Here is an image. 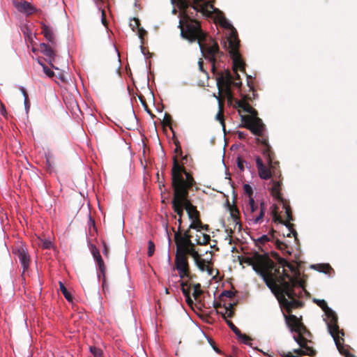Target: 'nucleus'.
<instances>
[{
    "label": "nucleus",
    "instance_id": "obj_56",
    "mask_svg": "<svg viewBox=\"0 0 357 357\" xmlns=\"http://www.w3.org/2000/svg\"><path fill=\"white\" fill-rule=\"evenodd\" d=\"M247 134L243 132H238V137L239 139H245V137H246Z\"/></svg>",
    "mask_w": 357,
    "mask_h": 357
},
{
    "label": "nucleus",
    "instance_id": "obj_35",
    "mask_svg": "<svg viewBox=\"0 0 357 357\" xmlns=\"http://www.w3.org/2000/svg\"><path fill=\"white\" fill-rule=\"evenodd\" d=\"M44 73L50 78L53 77L54 73L45 64H41Z\"/></svg>",
    "mask_w": 357,
    "mask_h": 357
},
{
    "label": "nucleus",
    "instance_id": "obj_30",
    "mask_svg": "<svg viewBox=\"0 0 357 357\" xmlns=\"http://www.w3.org/2000/svg\"><path fill=\"white\" fill-rule=\"evenodd\" d=\"M195 262L196 266L198 267V268L201 271H202V272L205 271L207 265H206V262L204 259L200 258L199 259L195 261Z\"/></svg>",
    "mask_w": 357,
    "mask_h": 357
},
{
    "label": "nucleus",
    "instance_id": "obj_9",
    "mask_svg": "<svg viewBox=\"0 0 357 357\" xmlns=\"http://www.w3.org/2000/svg\"><path fill=\"white\" fill-rule=\"evenodd\" d=\"M265 211L266 206L263 202H261L259 207L254 198L249 199L245 213L248 216V220L252 224L259 223L264 217Z\"/></svg>",
    "mask_w": 357,
    "mask_h": 357
},
{
    "label": "nucleus",
    "instance_id": "obj_11",
    "mask_svg": "<svg viewBox=\"0 0 357 357\" xmlns=\"http://www.w3.org/2000/svg\"><path fill=\"white\" fill-rule=\"evenodd\" d=\"M90 250L94 260L96 261V267L98 269V277L100 278L102 277V287H105V266L104 264V261L102 259L99 250L96 248V245L91 244Z\"/></svg>",
    "mask_w": 357,
    "mask_h": 357
},
{
    "label": "nucleus",
    "instance_id": "obj_49",
    "mask_svg": "<svg viewBox=\"0 0 357 357\" xmlns=\"http://www.w3.org/2000/svg\"><path fill=\"white\" fill-rule=\"evenodd\" d=\"M190 235L188 234V238L185 241V246L186 248H189V247H194V244L192 242V241L190 240Z\"/></svg>",
    "mask_w": 357,
    "mask_h": 357
},
{
    "label": "nucleus",
    "instance_id": "obj_16",
    "mask_svg": "<svg viewBox=\"0 0 357 357\" xmlns=\"http://www.w3.org/2000/svg\"><path fill=\"white\" fill-rule=\"evenodd\" d=\"M14 5L18 11L24 13L26 15H31L35 11V8L26 1L14 2Z\"/></svg>",
    "mask_w": 357,
    "mask_h": 357
},
{
    "label": "nucleus",
    "instance_id": "obj_36",
    "mask_svg": "<svg viewBox=\"0 0 357 357\" xmlns=\"http://www.w3.org/2000/svg\"><path fill=\"white\" fill-rule=\"evenodd\" d=\"M155 251V245L152 241L148 242V256L151 257Z\"/></svg>",
    "mask_w": 357,
    "mask_h": 357
},
{
    "label": "nucleus",
    "instance_id": "obj_51",
    "mask_svg": "<svg viewBox=\"0 0 357 357\" xmlns=\"http://www.w3.org/2000/svg\"><path fill=\"white\" fill-rule=\"evenodd\" d=\"M101 22L104 26L107 25V22L105 19V11L103 10H101Z\"/></svg>",
    "mask_w": 357,
    "mask_h": 357
},
{
    "label": "nucleus",
    "instance_id": "obj_7",
    "mask_svg": "<svg viewBox=\"0 0 357 357\" xmlns=\"http://www.w3.org/2000/svg\"><path fill=\"white\" fill-rule=\"evenodd\" d=\"M234 102L236 107L241 108L245 112L250 114L241 115V121L244 123V127L250 130L256 136L263 137L266 128L262 120L257 117V112L247 103L244 98L241 100L236 99Z\"/></svg>",
    "mask_w": 357,
    "mask_h": 357
},
{
    "label": "nucleus",
    "instance_id": "obj_25",
    "mask_svg": "<svg viewBox=\"0 0 357 357\" xmlns=\"http://www.w3.org/2000/svg\"><path fill=\"white\" fill-rule=\"evenodd\" d=\"M200 235L202 236L201 238L195 239L196 243L199 245L207 244L211 239L210 236L202 232H200Z\"/></svg>",
    "mask_w": 357,
    "mask_h": 357
},
{
    "label": "nucleus",
    "instance_id": "obj_34",
    "mask_svg": "<svg viewBox=\"0 0 357 357\" xmlns=\"http://www.w3.org/2000/svg\"><path fill=\"white\" fill-rule=\"evenodd\" d=\"M232 307V304L231 303H229V307H225V312H220L222 317L226 319L227 317H232V314H233V312L229 310V308H231Z\"/></svg>",
    "mask_w": 357,
    "mask_h": 357
},
{
    "label": "nucleus",
    "instance_id": "obj_1",
    "mask_svg": "<svg viewBox=\"0 0 357 357\" xmlns=\"http://www.w3.org/2000/svg\"><path fill=\"white\" fill-rule=\"evenodd\" d=\"M192 3V8L203 15L210 17L213 13L215 14L216 22L222 27L230 30V36L228 38L230 56L234 59V67L241 68V62L239 59V40L237 38V31L232 24L225 17L224 15L208 0H181V12L179 14V24L181 36L190 42L198 41L199 47L202 55L212 64V70L215 72V63L216 59L220 58L222 53L219 47L211 38H208L202 30L198 21L194 20L192 13L188 8Z\"/></svg>",
    "mask_w": 357,
    "mask_h": 357
},
{
    "label": "nucleus",
    "instance_id": "obj_10",
    "mask_svg": "<svg viewBox=\"0 0 357 357\" xmlns=\"http://www.w3.org/2000/svg\"><path fill=\"white\" fill-rule=\"evenodd\" d=\"M217 85L219 88V94L220 93V87L225 86L227 89H229L231 84L237 87L241 86V82L238 80H234L233 75L231 74L229 70H225L217 75L216 77Z\"/></svg>",
    "mask_w": 357,
    "mask_h": 357
},
{
    "label": "nucleus",
    "instance_id": "obj_31",
    "mask_svg": "<svg viewBox=\"0 0 357 357\" xmlns=\"http://www.w3.org/2000/svg\"><path fill=\"white\" fill-rule=\"evenodd\" d=\"M238 339L243 342L245 344H250L251 342V339L247 336L245 334L241 333L240 332V334L238 333V335H236Z\"/></svg>",
    "mask_w": 357,
    "mask_h": 357
},
{
    "label": "nucleus",
    "instance_id": "obj_45",
    "mask_svg": "<svg viewBox=\"0 0 357 357\" xmlns=\"http://www.w3.org/2000/svg\"><path fill=\"white\" fill-rule=\"evenodd\" d=\"M194 249V247H189V248H183V250H181L178 253L179 254H183L184 256H185L186 255H188L191 250H192Z\"/></svg>",
    "mask_w": 357,
    "mask_h": 357
},
{
    "label": "nucleus",
    "instance_id": "obj_44",
    "mask_svg": "<svg viewBox=\"0 0 357 357\" xmlns=\"http://www.w3.org/2000/svg\"><path fill=\"white\" fill-rule=\"evenodd\" d=\"M188 255L193 257L195 261L200 259L199 253L195 249L191 250Z\"/></svg>",
    "mask_w": 357,
    "mask_h": 357
},
{
    "label": "nucleus",
    "instance_id": "obj_64",
    "mask_svg": "<svg viewBox=\"0 0 357 357\" xmlns=\"http://www.w3.org/2000/svg\"><path fill=\"white\" fill-rule=\"evenodd\" d=\"M38 63L41 66V64H44L42 61H40L39 59H38Z\"/></svg>",
    "mask_w": 357,
    "mask_h": 357
},
{
    "label": "nucleus",
    "instance_id": "obj_55",
    "mask_svg": "<svg viewBox=\"0 0 357 357\" xmlns=\"http://www.w3.org/2000/svg\"><path fill=\"white\" fill-rule=\"evenodd\" d=\"M185 298L186 303H187L188 305H192V303H193V301H192V299L191 298L190 296H185Z\"/></svg>",
    "mask_w": 357,
    "mask_h": 357
},
{
    "label": "nucleus",
    "instance_id": "obj_19",
    "mask_svg": "<svg viewBox=\"0 0 357 357\" xmlns=\"http://www.w3.org/2000/svg\"><path fill=\"white\" fill-rule=\"evenodd\" d=\"M188 195H185V201L183 202L184 208L188 213V217L190 220H194L198 218V212L196 208L190 203L187 199Z\"/></svg>",
    "mask_w": 357,
    "mask_h": 357
},
{
    "label": "nucleus",
    "instance_id": "obj_59",
    "mask_svg": "<svg viewBox=\"0 0 357 357\" xmlns=\"http://www.w3.org/2000/svg\"><path fill=\"white\" fill-rule=\"evenodd\" d=\"M198 64H199V67L200 70H202H202H203V64H202V61H199V63H198Z\"/></svg>",
    "mask_w": 357,
    "mask_h": 357
},
{
    "label": "nucleus",
    "instance_id": "obj_54",
    "mask_svg": "<svg viewBox=\"0 0 357 357\" xmlns=\"http://www.w3.org/2000/svg\"><path fill=\"white\" fill-rule=\"evenodd\" d=\"M205 271H207L208 275H210V276L213 275V270L212 268L209 267L208 266H206Z\"/></svg>",
    "mask_w": 357,
    "mask_h": 357
},
{
    "label": "nucleus",
    "instance_id": "obj_23",
    "mask_svg": "<svg viewBox=\"0 0 357 357\" xmlns=\"http://www.w3.org/2000/svg\"><path fill=\"white\" fill-rule=\"evenodd\" d=\"M270 241V237L264 234L261 236L260 237L257 238V239H255V245L259 247V248L261 249V245H264L265 243H268Z\"/></svg>",
    "mask_w": 357,
    "mask_h": 357
},
{
    "label": "nucleus",
    "instance_id": "obj_21",
    "mask_svg": "<svg viewBox=\"0 0 357 357\" xmlns=\"http://www.w3.org/2000/svg\"><path fill=\"white\" fill-rule=\"evenodd\" d=\"M214 96L218 100V104H219V112H218V114L215 116V119L217 121H220V123H221V125H222V126L223 128V130H225V123H224V116H223V114H222V109H223L222 103V102L220 100V98L219 96H216L215 95H214Z\"/></svg>",
    "mask_w": 357,
    "mask_h": 357
},
{
    "label": "nucleus",
    "instance_id": "obj_57",
    "mask_svg": "<svg viewBox=\"0 0 357 357\" xmlns=\"http://www.w3.org/2000/svg\"><path fill=\"white\" fill-rule=\"evenodd\" d=\"M45 161H46V165L48 167V168L49 169L52 168L53 166V160H45Z\"/></svg>",
    "mask_w": 357,
    "mask_h": 357
},
{
    "label": "nucleus",
    "instance_id": "obj_20",
    "mask_svg": "<svg viewBox=\"0 0 357 357\" xmlns=\"http://www.w3.org/2000/svg\"><path fill=\"white\" fill-rule=\"evenodd\" d=\"M40 52L44 54L46 56H47L49 58V63L50 65L54 69L56 70H58V68L55 67L53 64H52V60L54 59V51L52 50L51 47H50L47 45H46L45 43H40Z\"/></svg>",
    "mask_w": 357,
    "mask_h": 357
},
{
    "label": "nucleus",
    "instance_id": "obj_42",
    "mask_svg": "<svg viewBox=\"0 0 357 357\" xmlns=\"http://www.w3.org/2000/svg\"><path fill=\"white\" fill-rule=\"evenodd\" d=\"M188 255L193 257L195 261L200 259L199 253L195 249L191 250Z\"/></svg>",
    "mask_w": 357,
    "mask_h": 357
},
{
    "label": "nucleus",
    "instance_id": "obj_48",
    "mask_svg": "<svg viewBox=\"0 0 357 357\" xmlns=\"http://www.w3.org/2000/svg\"><path fill=\"white\" fill-rule=\"evenodd\" d=\"M181 286H182L181 291H182V293H183V296L185 297L190 296V291H189V289L188 288H185L184 287V283L183 282L181 283Z\"/></svg>",
    "mask_w": 357,
    "mask_h": 357
},
{
    "label": "nucleus",
    "instance_id": "obj_14",
    "mask_svg": "<svg viewBox=\"0 0 357 357\" xmlns=\"http://www.w3.org/2000/svg\"><path fill=\"white\" fill-rule=\"evenodd\" d=\"M13 252L17 257L23 269H27L30 263V257L27 250L23 245H19Z\"/></svg>",
    "mask_w": 357,
    "mask_h": 357
},
{
    "label": "nucleus",
    "instance_id": "obj_32",
    "mask_svg": "<svg viewBox=\"0 0 357 357\" xmlns=\"http://www.w3.org/2000/svg\"><path fill=\"white\" fill-rule=\"evenodd\" d=\"M243 191H244V193L248 196L249 199L253 198V197H252L253 190L250 185L244 184L243 185Z\"/></svg>",
    "mask_w": 357,
    "mask_h": 357
},
{
    "label": "nucleus",
    "instance_id": "obj_41",
    "mask_svg": "<svg viewBox=\"0 0 357 357\" xmlns=\"http://www.w3.org/2000/svg\"><path fill=\"white\" fill-rule=\"evenodd\" d=\"M319 269L318 271L323 273H327V271L331 268L328 264L324 265H318Z\"/></svg>",
    "mask_w": 357,
    "mask_h": 357
},
{
    "label": "nucleus",
    "instance_id": "obj_58",
    "mask_svg": "<svg viewBox=\"0 0 357 357\" xmlns=\"http://www.w3.org/2000/svg\"><path fill=\"white\" fill-rule=\"evenodd\" d=\"M178 231H177L180 232L181 224V218H178Z\"/></svg>",
    "mask_w": 357,
    "mask_h": 357
},
{
    "label": "nucleus",
    "instance_id": "obj_63",
    "mask_svg": "<svg viewBox=\"0 0 357 357\" xmlns=\"http://www.w3.org/2000/svg\"><path fill=\"white\" fill-rule=\"evenodd\" d=\"M165 117H167V118L168 119V120H169V121H170V116H168L167 114H165Z\"/></svg>",
    "mask_w": 357,
    "mask_h": 357
},
{
    "label": "nucleus",
    "instance_id": "obj_50",
    "mask_svg": "<svg viewBox=\"0 0 357 357\" xmlns=\"http://www.w3.org/2000/svg\"><path fill=\"white\" fill-rule=\"evenodd\" d=\"M45 160H53L54 155L50 151H47V153H45Z\"/></svg>",
    "mask_w": 357,
    "mask_h": 357
},
{
    "label": "nucleus",
    "instance_id": "obj_61",
    "mask_svg": "<svg viewBox=\"0 0 357 357\" xmlns=\"http://www.w3.org/2000/svg\"><path fill=\"white\" fill-rule=\"evenodd\" d=\"M166 231H167V238H168V241H169V243H170L171 239H170V237H169V233H168L167 227H166Z\"/></svg>",
    "mask_w": 357,
    "mask_h": 357
},
{
    "label": "nucleus",
    "instance_id": "obj_5",
    "mask_svg": "<svg viewBox=\"0 0 357 357\" xmlns=\"http://www.w3.org/2000/svg\"><path fill=\"white\" fill-rule=\"evenodd\" d=\"M313 301L317 303L324 312L325 315L326 317L324 319L326 324L327 325L328 331L333 340L335 343V345L341 354H344L347 357H349L350 354L349 351H344L342 344L343 339L340 338V335H344V333L340 331L339 327L337 324V317L335 312L327 305V303L324 300H319L314 298Z\"/></svg>",
    "mask_w": 357,
    "mask_h": 357
},
{
    "label": "nucleus",
    "instance_id": "obj_46",
    "mask_svg": "<svg viewBox=\"0 0 357 357\" xmlns=\"http://www.w3.org/2000/svg\"><path fill=\"white\" fill-rule=\"evenodd\" d=\"M0 114L3 116L4 117H6L7 116V112L5 105L2 102L0 101Z\"/></svg>",
    "mask_w": 357,
    "mask_h": 357
},
{
    "label": "nucleus",
    "instance_id": "obj_26",
    "mask_svg": "<svg viewBox=\"0 0 357 357\" xmlns=\"http://www.w3.org/2000/svg\"><path fill=\"white\" fill-rule=\"evenodd\" d=\"M91 356L89 357H102V351L100 348L96 347H89Z\"/></svg>",
    "mask_w": 357,
    "mask_h": 357
},
{
    "label": "nucleus",
    "instance_id": "obj_13",
    "mask_svg": "<svg viewBox=\"0 0 357 357\" xmlns=\"http://www.w3.org/2000/svg\"><path fill=\"white\" fill-rule=\"evenodd\" d=\"M175 265L181 278L188 276V262L186 256L176 252Z\"/></svg>",
    "mask_w": 357,
    "mask_h": 357
},
{
    "label": "nucleus",
    "instance_id": "obj_28",
    "mask_svg": "<svg viewBox=\"0 0 357 357\" xmlns=\"http://www.w3.org/2000/svg\"><path fill=\"white\" fill-rule=\"evenodd\" d=\"M231 59H232V61H234V59L232 56H231ZM239 59L241 62V68H235L234 67V63L233 62V70H234V72L235 73V79L234 80H238L240 79V75L238 74L237 71L238 70H241V71H243L244 70V66H245V64L243 63V61H242L241 58V55L239 54Z\"/></svg>",
    "mask_w": 357,
    "mask_h": 357
},
{
    "label": "nucleus",
    "instance_id": "obj_33",
    "mask_svg": "<svg viewBox=\"0 0 357 357\" xmlns=\"http://www.w3.org/2000/svg\"><path fill=\"white\" fill-rule=\"evenodd\" d=\"M193 287L192 296L196 300L202 294V291L200 289L201 285L199 284H194Z\"/></svg>",
    "mask_w": 357,
    "mask_h": 357
},
{
    "label": "nucleus",
    "instance_id": "obj_12",
    "mask_svg": "<svg viewBox=\"0 0 357 357\" xmlns=\"http://www.w3.org/2000/svg\"><path fill=\"white\" fill-rule=\"evenodd\" d=\"M188 190L174 191V198L172 202V208L180 218H182L183 214L185 195H188Z\"/></svg>",
    "mask_w": 357,
    "mask_h": 357
},
{
    "label": "nucleus",
    "instance_id": "obj_37",
    "mask_svg": "<svg viewBox=\"0 0 357 357\" xmlns=\"http://www.w3.org/2000/svg\"><path fill=\"white\" fill-rule=\"evenodd\" d=\"M226 322L236 335H238V333L240 334V330L231 321L226 320Z\"/></svg>",
    "mask_w": 357,
    "mask_h": 357
},
{
    "label": "nucleus",
    "instance_id": "obj_2",
    "mask_svg": "<svg viewBox=\"0 0 357 357\" xmlns=\"http://www.w3.org/2000/svg\"><path fill=\"white\" fill-rule=\"evenodd\" d=\"M192 3V8L203 15L210 17L213 13L215 14L216 22L222 27L230 30V36L228 38L230 56L234 59V67L241 68V62L239 59V40L237 38V31L232 24L225 17L224 15L208 0H181V12L179 14V24L181 36L190 42L198 41L199 47L202 55L212 64V70L215 72V63L216 59L220 58L222 53L219 47L211 38H208L202 30L198 21L194 20L192 13L188 8Z\"/></svg>",
    "mask_w": 357,
    "mask_h": 357
},
{
    "label": "nucleus",
    "instance_id": "obj_38",
    "mask_svg": "<svg viewBox=\"0 0 357 357\" xmlns=\"http://www.w3.org/2000/svg\"><path fill=\"white\" fill-rule=\"evenodd\" d=\"M282 203H283V205H284V208L285 209V213L287 215V220L289 221L292 220V217H291V213L290 208L289 206H286V204H284V202Z\"/></svg>",
    "mask_w": 357,
    "mask_h": 357
},
{
    "label": "nucleus",
    "instance_id": "obj_27",
    "mask_svg": "<svg viewBox=\"0 0 357 357\" xmlns=\"http://www.w3.org/2000/svg\"><path fill=\"white\" fill-rule=\"evenodd\" d=\"M59 287H60V290L62 291V293H63V296H65V298H66V300H68V301H72L73 296L67 290V289L66 288V287L61 282H59Z\"/></svg>",
    "mask_w": 357,
    "mask_h": 357
},
{
    "label": "nucleus",
    "instance_id": "obj_24",
    "mask_svg": "<svg viewBox=\"0 0 357 357\" xmlns=\"http://www.w3.org/2000/svg\"><path fill=\"white\" fill-rule=\"evenodd\" d=\"M191 220H192V222L190 225V227H189L190 229H196L197 231H202L204 229V226L202 224V222H200V220H199V217L196 219Z\"/></svg>",
    "mask_w": 357,
    "mask_h": 357
},
{
    "label": "nucleus",
    "instance_id": "obj_43",
    "mask_svg": "<svg viewBox=\"0 0 357 357\" xmlns=\"http://www.w3.org/2000/svg\"><path fill=\"white\" fill-rule=\"evenodd\" d=\"M188 255L193 257L195 261L200 259L199 253L195 249L191 250Z\"/></svg>",
    "mask_w": 357,
    "mask_h": 357
},
{
    "label": "nucleus",
    "instance_id": "obj_39",
    "mask_svg": "<svg viewBox=\"0 0 357 357\" xmlns=\"http://www.w3.org/2000/svg\"><path fill=\"white\" fill-rule=\"evenodd\" d=\"M244 164H247L245 160L241 159L240 158H237V166L241 172L244 170Z\"/></svg>",
    "mask_w": 357,
    "mask_h": 357
},
{
    "label": "nucleus",
    "instance_id": "obj_4",
    "mask_svg": "<svg viewBox=\"0 0 357 357\" xmlns=\"http://www.w3.org/2000/svg\"><path fill=\"white\" fill-rule=\"evenodd\" d=\"M288 325L291 332L293 333L294 340L301 347V349H294L296 355L291 352L283 353L282 357H298L301 355L312 356L314 351L308 344L311 343V333L306 327L301 323L296 316L291 315L289 317Z\"/></svg>",
    "mask_w": 357,
    "mask_h": 357
},
{
    "label": "nucleus",
    "instance_id": "obj_52",
    "mask_svg": "<svg viewBox=\"0 0 357 357\" xmlns=\"http://www.w3.org/2000/svg\"><path fill=\"white\" fill-rule=\"evenodd\" d=\"M24 107H25L26 112H28V110L30 108V103L28 100V98H26L24 100Z\"/></svg>",
    "mask_w": 357,
    "mask_h": 357
},
{
    "label": "nucleus",
    "instance_id": "obj_15",
    "mask_svg": "<svg viewBox=\"0 0 357 357\" xmlns=\"http://www.w3.org/2000/svg\"><path fill=\"white\" fill-rule=\"evenodd\" d=\"M268 190L275 200L283 202V198L280 194L281 182L280 181L271 180L268 184Z\"/></svg>",
    "mask_w": 357,
    "mask_h": 357
},
{
    "label": "nucleus",
    "instance_id": "obj_8",
    "mask_svg": "<svg viewBox=\"0 0 357 357\" xmlns=\"http://www.w3.org/2000/svg\"><path fill=\"white\" fill-rule=\"evenodd\" d=\"M172 176L174 191L188 190L195 182L192 176L178 164L176 157H174Z\"/></svg>",
    "mask_w": 357,
    "mask_h": 357
},
{
    "label": "nucleus",
    "instance_id": "obj_3",
    "mask_svg": "<svg viewBox=\"0 0 357 357\" xmlns=\"http://www.w3.org/2000/svg\"><path fill=\"white\" fill-rule=\"evenodd\" d=\"M246 261L263 279L266 286L287 308L301 305L297 298L304 292L303 281L296 265L283 258L278 259L279 267L275 268L272 261H267L262 255L255 253L247 258Z\"/></svg>",
    "mask_w": 357,
    "mask_h": 357
},
{
    "label": "nucleus",
    "instance_id": "obj_62",
    "mask_svg": "<svg viewBox=\"0 0 357 357\" xmlns=\"http://www.w3.org/2000/svg\"><path fill=\"white\" fill-rule=\"evenodd\" d=\"M204 226V229L205 230H208V225H203Z\"/></svg>",
    "mask_w": 357,
    "mask_h": 357
},
{
    "label": "nucleus",
    "instance_id": "obj_60",
    "mask_svg": "<svg viewBox=\"0 0 357 357\" xmlns=\"http://www.w3.org/2000/svg\"><path fill=\"white\" fill-rule=\"evenodd\" d=\"M200 232H202V231H197V234L196 235V238H199L202 237V236L200 235Z\"/></svg>",
    "mask_w": 357,
    "mask_h": 357
},
{
    "label": "nucleus",
    "instance_id": "obj_6",
    "mask_svg": "<svg viewBox=\"0 0 357 357\" xmlns=\"http://www.w3.org/2000/svg\"><path fill=\"white\" fill-rule=\"evenodd\" d=\"M257 140L259 144H261L264 146L262 153L266 162L268 163V167H266L264 165L262 160L259 156L256 158V165L259 177L264 180H268L271 178L272 174L276 177H280V174H278L277 172V166L278 165V162L273 161L271 147L268 144V139L265 135V133H264L263 137H257Z\"/></svg>",
    "mask_w": 357,
    "mask_h": 357
},
{
    "label": "nucleus",
    "instance_id": "obj_29",
    "mask_svg": "<svg viewBox=\"0 0 357 357\" xmlns=\"http://www.w3.org/2000/svg\"><path fill=\"white\" fill-rule=\"evenodd\" d=\"M38 244L44 249H50L53 246L52 243L50 240L42 239L40 238H39Z\"/></svg>",
    "mask_w": 357,
    "mask_h": 357
},
{
    "label": "nucleus",
    "instance_id": "obj_18",
    "mask_svg": "<svg viewBox=\"0 0 357 357\" xmlns=\"http://www.w3.org/2000/svg\"><path fill=\"white\" fill-rule=\"evenodd\" d=\"M188 231H185L183 235L181 236L180 232L175 231L174 239L176 244L177 252H179L183 248H185V241L188 236Z\"/></svg>",
    "mask_w": 357,
    "mask_h": 357
},
{
    "label": "nucleus",
    "instance_id": "obj_53",
    "mask_svg": "<svg viewBox=\"0 0 357 357\" xmlns=\"http://www.w3.org/2000/svg\"><path fill=\"white\" fill-rule=\"evenodd\" d=\"M20 90L22 92V94L24 96V98L26 99V98H28V95L26 93V89H24V87L23 86H20Z\"/></svg>",
    "mask_w": 357,
    "mask_h": 357
},
{
    "label": "nucleus",
    "instance_id": "obj_22",
    "mask_svg": "<svg viewBox=\"0 0 357 357\" xmlns=\"http://www.w3.org/2000/svg\"><path fill=\"white\" fill-rule=\"evenodd\" d=\"M130 26L133 31H135L136 29L137 30L138 36L139 38H142L143 37V34L145 33V31L139 27V21L137 19L134 18L130 22Z\"/></svg>",
    "mask_w": 357,
    "mask_h": 357
},
{
    "label": "nucleus",
    "instance_id": "obj_40",
    "mask_svg": "<svg viewBox=\"0 0 357 357\" xmlns=\"http://www.w3.org/2000/svg\"><path fill=\"white\" fill-rule=\"evenodd\" d=\"M234 296V293L230 290H225L222 292L220 297L225 296L227 298H232Z\"/></svg>",
    "mask_w": 357,
    "mask_h": 357
},
{
    "label": "nucleus",
    "instance_id": "obj_17",
    "mask_svg": "<svg viewBox=\"0 0 357 357\" xmlns=\"http://www.w3.org/2000/svg\"><path fill=\"white\" fill-rule=\"evenodd\" d=\"M41 28L42 33L44 35L46 40L52 45H54L56 43V38L53 28L43 22L41 23Z\"/></svg>",
    "mask_w": 357,
    "mask_h": 357
},
{
    "label": "nucleus",
    "instance_id": "obj_47",
    "mask_svg": "<svg viewBox=\"0 0 357 357\" xmlns=\"http://www.w3.org/2000/svg\"><path fill=\"white\" fill-rule=\"evenodd\" d=\"M102 245H103V250H102L103 255L105 257H107L108 255H109V248L107 246V243H105V241H102Z\"/></svg>",
    "mask_w": 357,
    "mask_h": 357
}]
</instances>
